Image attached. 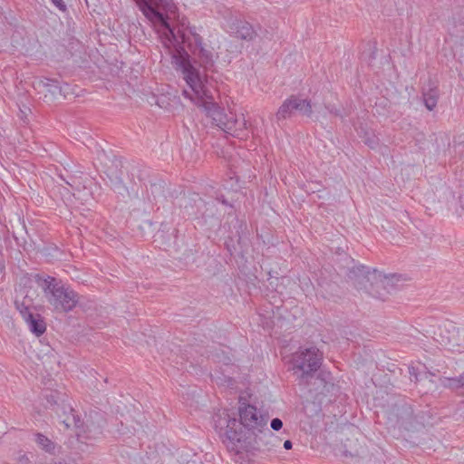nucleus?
<instances>
[{
  "mask_svg": "<svg viewBox=\"0 0 464 464\" xmlns=\"http://www.w3.org/2000/svg\"><path fill=\"white\" fill-rule=\"evenodd\" d=\"M14 305L22 317L34 312L33 310H34L33 299L28 295H25L22 300L15 299Z\"/></svg>",
  "mask_w": 464,
  "mask_h": 464,
  "instance_id": "412c9836",
  "label": "nucleus"
},
{
  "mask_svg": "<svg viewBox=\"0 0 464 464\" xmlns=\"http://www.w3.org/2000/svg\"><path fill=\"white\" fill-rule=\"evenodd\" d=\"M410 373L412 375L414 374L415 375V369L412 367V368H410Z\"/></svg>",
  "mask_w": 464,
  "mask_h": 464,
  "instance_id": "ea45409f",
  "label": "nucleus"
},
{
  "mask_svg": "<svg viewBox=\"0 0 464 464\" xmlns=\"http://www.w3.org/2000/svg\"><path fill=\"white\" fill-rule=\"evenodd\" d=\"M293 447V443L290 440H286L285 442H284V448L285 450H291Z\"/></svg>",
  "mask_w": 464,
  "mask_h": 464,
  "instance_id": "e433bc0d",
  "label": "nucleus"
},
{
  "mask_svg": "<svg viewBox=\"0 0 464 464\" xmlns=\"http://www.w3.org/2000/svg\"><path fill=\"white\" fill-rule=\"evenodd\" d=\"M423 100H424L425 107L429 111H432L436 107L437 102H438L437 96L432 93H424Z\"/></svg>",
  "mask_w": 464,
  "mask_h": 464,
  "instance_id": "a878e982",
  "label": "nucleus"
},
{
  "mask_svg": "<svg viewBox=\"0 0 464 464\" xmlns=\"http://www.w3.org/2000/svg\"><path fill=\"white\" fill-rule=\"evenodd\" d=\"M223 228L229 234L225 240V248L233 256L237 251V245L241 246L243 242L244 231L246 229L245 221L240 220L236 213L228 212Z\"/></svg>",
  "mask_w": 464,
  "mask_h": 464,
  "instance_id": "9d476101",
  "label": "nucleus"
},
{
  "mask_svg": "<svg viewBox=\"0 0 464 464\" xmlns=\"http://www.w3.org/2000/svg\"><path fill=\"white\" fill-rule=\"evenodd\" d=\"M270 427L274 430H276V431L280 430L282 429V427H283L282 420L279 419V418L272 419L271 423H270Z\"/></svg>",
  "mask_w": 464,
  "mask_h": 464,
  "instance_id": "c756f323",
  "label": "nucleus"
},
{
  "mask_svg": "<svg viewBox=\"0 0 464 464\" xmlns=\"http://www.w3.org/2000/svg\"><path fill=\"white\" fill-rule=\"evenodd\" d=\"M343 255H341V256H340V259H339V261H340V262H343V263L347 264L345 261H343ZM350 265H351V264L346 265V266H343V264H341L340 268H342V267H343V268H345V267L347 268V266H350Z\"/></svg>",
  "mask_w": 464,
  "mask_h": 464,
  "instance_id": "4c0bfd02",
  "label": "nucleus"
},
{
  "mask_svg": "<svg viewBox=\"0 0 464 464\" xmlns=\"http://www.w3.org/2000/svg\"><path fill=\"white\" fill-rule=\"evenodd\" d=\"M106 420L102 412L91 411L86 415L82 430L77 431V436L90 440H97L102 436Z\"/></svg>",
  "mask_w": 464,
  "mask_h": 464,
  "instance_id": "9b49d317",
  "label": "nucleus"
},
{
  "mask_svg": "<svg viewBox=\"0 0 464 464\" xmlns=\"http://www.w3.org/2000/svg\"><path fill=\"white\" fill-rule=\"evenodd\" d=\"M53 5L56 6L60 11L65 12L67 10V6L63 0H51Z\"/></svg>",
  "mask_w": 464,
  "mask_h": 464,
  "instance_id": "2f4dec72",
  "label": "nucleus"
},
{
  "mask_svg": "<svg viewBox=\"0 0 464 464\" xmlns=\"http://www.w3.org/2000/svg\"><path fill=\"white\" fill-rule=\"evenodd\" d=\"M113 165L115 166L116 169L114 172H112V175L114 176V179L116 183L121 184L122 183V160L121 159L115 158L113 160Z\"/></svg>",
  "mask_w": 464,
  "mask_h": 464,
  "instance_id": "393cba45",
  "label": "nucleus"
},
{
  "mask_svg": "<svg viewBox=\"0 0 464 464\" xmlns=\"http://www.w3.org/2000/svg\"><path fill=\"white\" fill-rule=\"evenodd\" d=\"M5 269V258L3 254L0 252V272H4Z\"/></svg>",
  "mask_w": 464,
  "mask_h": 464,
  "instance_id": "f704fd0d",
  "label": "nucleus"
},
{
  "mask_svg": "<svg viewBox=\"0 0 464 464\" xmlns=\"http://www.w3.org/2000/svg\"><path fill=\"white\" fill-rule=\"evenodd\" d=\"M231 29L237 38L246 41H252L257 35L271 40L274 34L266 29L263 31L261 26H258V30L260 32L258 34L257 29H255L250 23L242 19H236L231 24Z\"/></svg>",
  "mask_w": 464,
  "mask_h": 464,
  "instance_id": "f8f14e48",
  "label": "nucleus"
},
{
  "mask_svg": "<svg viewBox=\"0 0 464 464\" xmlns=\"http://www.w3.org/2000/svg\"><path fill=\"white\" fill-rule=\"evenodd\" d=\"M348 454H349L351 457H353V458H357V457L359 456L357 452H356V453H351V452H348L347 450H345V451H344V455H345V456H347Z\"/></svg>",
  "mask_w": 464,
  "mask_h": 464,
  "instance_id": "58836bf2",
  "label": "nucleus"
},
{
  "mask_svg": "<svg viewBox=\"0 0 464 464\" xmlns=\"http://www.w3.org/2000/svg\"><path fill=\"white\" fill-rule=\"evenodd\" d=\"M43 399L45 401L44 403L45 408H49L55 411L58 417H62L60 411L63 405H65V394L57 390H46L43 393Z\"/></svg>",
  "mask_w": 464,
  "mask_h": 464,
  "instance_id": "2eb2a0df",
  "label": "nucleus"
},
{
  "mask_svg": "<svg viewBox=\"0 0 464 464\" xmlns=\"http://www.w3.org/2000/svg\"><path fill=\"white\" fill-rule=\"evenodd\" d=\"M188 31L191 34V36L198 34V32H197V27L195 25L188 26Z\"/></svg>",
  "mask_w": 464,
  "mask_h": 464,
  "instance_id": "c9c22d12",
  "label": "nucleus"
},
{
  "mask_svg": "<svg viewBox=\"0 0 464 464\" xmlns=\"http://www.w3.org/2000/svg\"><path fill=\"white\" fill-rule=\"evenodd\" d=\"M239 419L231 418L229 414H226L227 419V430H226V438L228 440L227 446H232L234 440H232V436H230V431H235L238 435L246 434V436H250L251 433L264 429L265 426L267 425L268 422V414H262L258 411L257 408L251 404H244V406H239L238 408Z\"/></svg>",
  "mask_w": 464,
  "mask_h": 464,
  "instance_id": "7ed1b4c3",
  "label": "nucleus"
},
{
  "mask_svg": "<svg viewBox=\"0 0 464 464\" xmlns=\"http://www.w3.org/2000/svg\"><path fill=\"white\" fill-rule=\"evenodd\" d=\"M441 385L450 389H463L464 392V373L457 378H443L440 380Z\"/></svg>",
  "mask_w": 464,
  "mask_h": 464,
  "instance_id": "b1692460",
  "label": "nucleus"
},
{
  "mask_svg": "<svg viewBox=\"0 0 464 464\" xmlns=\"http://www.w3.org/2000/svg\"><path fill=\"white\" fill-rule=\"evenodd\" d=\"M74 423H73V426L72 428H75L76 430H82L83 426H84V422L85 420H82L80 417V415H78L75 411H74Z\"/></svg>",
  "mask_w": 464,
  "mask_h": 464,
  "instance_id": "cd10ccee",
  "label": "nucleus"
},
{
  "mask_svg": "<svg viewBox=\"0 0 464 464\" xmlns=\"http://www.w3.org/2000/svg\"><path fill=\"white\" fill-rule=\"evenodd\" d=\"M193 37V41H194V48L192 50H198L200 48V46H206L204 41H203V37L198 34H196Z\"/></svg>",
  "mask_w": 464,
  "mask_h": 464,
  "instance_id": "c85d7f7f",
  "label": "nucleus"
},
{
  "mask_svg": "<svg viewBox=\"0 0 464 464\" xmlns=\"http://www.w3.org/2000/svg\"><path fill=\"white\" fill-rule=\"evenodd\" d=\"M5 23H8L7 17L5 14V12L3 11L2 7L0 6V25H4Z\"/></svg>",
  "mask_w": 464,
  "mask_h": 464,
  "instance_id": "72a5a7b5",
  "label": "nucleus"
},
{
  "mask_svg": "<svg viewBox=\"0 0 464 464\" xmlns=\"http://www.w3.org/2000/svg\"><path fill=\"white\" fill-rule=\"evenodd\" d=\"M21 460H28V458L25 455H23L21 458Z\"/></svg>",
  "mask_w": 464,
  "mask_h": 464,
  "instance_id": "a19ab883",
  "label": "nucleus"
},
{
  "mask_svg": "<svg viewBox=\"0 0 464 464\" xmlns=\"http://www.w3.org/2000/svg\"><path fill=\"white\" fill-rule=\"evenodd\" d=\"M44 87L46 88L47 92L52 94L53 97L57 98L58 96L65 97V92L68 88V84L65 83L62 86L61 82L57 79L44 78L42 81Z\"/></svg>",
  "mask_w": 464,
  "mask_h": 464,
  "instance_id": "f3484780",
  "label": "nucleus"
},
{
  "mask_svg": "<svg viewBox=\"0 0 464 464\" xmlns=\"http://www.w3.org/2000/svg\"><path fill=\"white\" fill-rule=\"evenodd\" d=\"M34 282L42 288L47 302L57 312H70L78 304V294L61 280L51 276L35 274Z\"/></svg>",
  "mask_w": 464,
  "mask_h": 464,
  "instance_id": "f03ea898",
  "label": "nucleus"
},
{
  "mask_svg": "<svg viewBox=\"0 0 464 464\" xmlns=\"http://www.w3.org/2000/svg\"><path fill=\"white\" fill-rule=\"evenodd\" d=\"M389 420L400 430L415 432L430 424L431 415L428 411L416 408L414 404L402 400L392 406Z\"/></svg>",
  "mask_w": 464,
  "mask_h": 464,
  "instance_id": "20e7f679",
  "label": "nucleus"
},
{
  "mask_svg": "<svg viewBox=\"0 0 464 464\" xmlns=\"http://www.w3.org/2000/svg\"><path fill=\"white\" fill-rule=\"evenodd\" d=\"M230 436L234 440L232 446H227L230 450L239 455L244 452L254 454L255 451H270L280 445L281 440L276 436L268 428L267 425L264 429H260L250 436L246 434H237L235 431H230Z\"/></svg>",
  "mask_w": 464,
  "mask_h": 464,
  "instance_id": "39448f33",
  "label": "nucleus"
},
{
  "mask_svg": "<svg viewBox=\"0 0 464 464\" xmlns=\"http://www.w3.org/2000/svg\"><path fill=\"white\" fill-rule=\"evenodd\" d=\"M23 319L35 336L39 337L45 333L46 324L40 314L32 312L23 316Z\"/></svg>",
  "mask_w": 464,
  "mask_h": 464,
  "instance_id": "dca6fc26",
  "label": "nucleus"
},
{
  "mask_svg": "<svg viewBox=\"0 0 464 464\" xmlns=\"http://www.w3.org/2000/svg\"><path fill=\"white\" fill-rule=\"evenodd\" d=\"M295 113L311 118L313 115L312 102L300 95L292 94L285 99L276 113L277 122L292 118Z\"/></svg>",
  "mask_w": 464,
  "mask_h": 464,
  "instance_id": "1a4fd4ad",
  "label": "nucleus"
},
{
  "mask_svg": "<svg viewBox=\"0 0 464 464\" xmlns=\"http://www.w3.org/2000/svg\"><path fill=\"white\" fill-rule=\"evenodd\" d=\"M452 21L455 25H464V5L453 13Z\"/></svg>",
  "mask_w": 464,
  "mask_h": 464,
  "instance_id": "bb28decb",
  "label": "nucleus"
},
{
  "mask_svg": "<svg viewBox=\"0 0 464 464\" xmlns=\"http://www.w3.org/2000/svg\"><path fill=\"white\" fill-rule=\"evenodd\" d=\"M307 382L296 380L302 392L314 402L319 404L331 403L335 400L339 387L334 383V379L330 372L318 371L312 373Z\"/></svg>",
  "mask_w": 464,
  "mask_h": 464,
  "instance_id": "423d86ee",
  "label": "nucleus"
},
{
  "mask_svg": "<svg viewBox=\"0 0 464 464\" xmlns=\"http://www.w3.org/2000/svg\"><path fill=\"white\" fill-rule=\"evenodd\" d=\"M192 57L183 46H179L177 53L173 55L176 64L183 73V79L191 90L197 93L203 90L207 82V72H216V60L218 54H214L212 48L200 46L198 50H191Z\"/></svg>",
  "mask_w": 464,
  "mask_h": 464,
  "instance_id": "f257e3e1",
  "label": "nucleus"
},
{
  "mask_svg": "<svg viewBox=\"0 0 464 464\" xmlns=\"http://www.w3.org/2000/svg\"><path fill=\"white\" fill-rule=\"evenodd\" d=\"M177 232V229H173V231L170 234H168L163 229H160L156 235L157 238L155 239V241L160 240L163 248L165 250H168L175 246V233Z\"/></svg>",
  "mask_w": 464,
  "mask_h": 464,
  "instance_id": "4be33fe9",
  "label": "nucleus"
},
{
  "mask_svg": "<svg viewBox=\"0 0 464 464\" xmlns=\"http://www.w3.org/2000/svg\"><path fill=\"white\" fill-rule=\"evenodd\" d=\"M61 416L59 417L61 419V421L65 425L67 429H71L73 426L74 423V410L73 408L69 404L66 403L65 405H63V408L60 411Z\"/></svg>",
  "mask_w": 464,
  "mask_h": 464,
  "instance_id": "5701e85b",
  "label": "nucleus"
},
{
  "mask_svg": "<svg viewBox=\"0 0 464 464\" xmlns=\"http://www.w3.org/2000/svg\"><path fill=\"white\" fill-rule=\"evenodd\" d=\"M216 199H217L218 202H220L221 204H223V205L229 206V207H230V208H231V210H233V208H233V206H232V205H230V204H228V202H227V198H225V196H224V195L217 196V197H216ZM230 212H232V211H230ZM233 213H235V212L233 211Z\"/></svg>",
  "mask_w": 464,
  "mask_h": 464,
  "instance_id": "473e14b6",
  "label": "nucleus"
},
{
  "mask_svg": "<svg viewBox=\"0 0 464 464\" xmlns=\"http://www.w3.org/2000/svg\"><path fill=\"white\" fill-rule=\"evenodd\" d=\"M137 6L140 10V12L145 15L147 19L150 21H157L163 27L169 31L174 41H177L176 35L174 33V28L169 24V18L168 14L160 12L159 9L153 6L151 0H134Z\"/></svg>",
  "mask_w": 464,
  "mask_h": 464,
  "instance_id": "ddd939ff",
  "label": "nucleus"
},
{
  "mask_svg": "<svg viewBox=\"0 0 464 464\" xmlns=\"http://www.w3.org/2000/svg\"><path fill=\"white\" fill-rule=\"evenodd\" d=\"M166 186L167 183L163 179H157L150 182V188L147 191L152 197L153 200H164L167 198Z\"/></svg>",
  "mask_w": 464,
  "mask_h": 464,
  "instance_id": "6ab92c4d",
  "label": "nucleus"
},
{
  "mask_svg": "<svg viewBox=\"0 0 464 464\" xmlns=\"http://www.w3.org/2000/svg\"><path fill=\"white\" fill-rule=\"evenodd\" d=\"M34 442L38 446L39 449H41L43 451L50 454L54 455L56 453V448L57 445L54 441H53L51 439L46 437L41 432L34 433Z\"/></svg>",
  "mask_w": 464,
  "mask_h": 464,
  "instance_id": "a211bd4d",
  "label": "nucleus"
},
{
  "mask_svg": "<svg viewBox=\"0 0 464 464\" xmlns=\"http://www.w3.org/2000/svg\"><path fill=\"white\" fill-rule=\"evenodd\" d=\"M358 134L362 142L369 148L376 149L378 147L380 140L372 130H367L366 128L361 126L358 130Z\"/></svg>",
  "mask_w": 464,
  "mask_h": 464,
  "instance_id": "aec40b11",
  "label": "nucleus"
},
{
  "mask_svg": "<svg viewBox=\"0 0 464 464\" xmlns=\"http://www.w3.org/2000/svg\"><path fill=\"white\" fill-rule=\"evenodd\" d=\"M323 362V353L315 346L303 348L300 347L292 355V364L294 374L296 380L307 382V378L312 377V373H316Z\"/></svg>",
  "mask_w": 464,
  "mask_h": 464,
  "instance_id": "0eeeda50",
  "label": "nucleus"
},
{
  "mask_svg": "<svg viewBox=\"0 0 464 464\" xmlns=\"http://www.w3.org/2000/svg\"><path fill=\"white\" fill-rule=\"evenodd\" d=\"M208 115L212 119L218 128L225 132L230 133L237 124V120L232 116H228L224 109L218 106L216 103H211L206 107Z\"/></svg>",
  "mask_w": 464,
  "mask_h": 464,
  "instance_id": "4468645a",
  "label": "nucleus"
},
{
  "mask_svg": "<svg viewBox=\"0 0 464 464\" xmlns=\"http://www.w3.org/2000/svg\"><path fill=\"white\" fill-rule=\"evenodd\" d=\"M343 259L347 265L352 264L351 266H347L345 272L347 278L358 290H364L372 295L373 285L378 283L379 279L381 280L382 275L376 269L371 271L370 267L356 264L354 259L346 254H343Z\"/></svg>",
  "mask_w": 464,
  "mask_h": 464,
  "instance_id": "6e6552de",
  "label": "nucleus"
},
{
  "mask_svg": "<svg viewBox=\"0 0 464 464\" xmlns=\"http://www.w3.org/2000/svg\"><path fill=\"white\" fill-rule=\"evenodd\" d=\"M325 109L332 114L337 116V117H341L343 118V114L341 112V110L340 109H337L335 106L334 105H331V104H328V105H325Z\"/></svg>",
  "mask_w": 464,
  "mask_h": 464,
  "instance_id": "7c9ffc66",
  "label": "nucleus"
}]
</instances>
